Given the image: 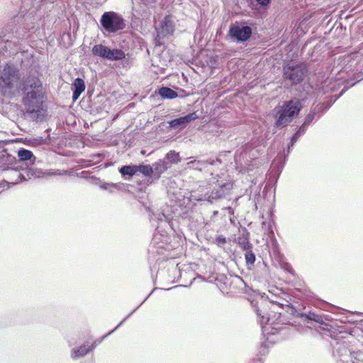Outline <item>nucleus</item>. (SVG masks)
Wrapping results in <instances>:
<instances>
[{
    "label": "nucleus",
    "mask_w": 363,
    "mask_h": 363,
    "mask_svg": "<svg viewBox=\"0 0 363 363\" xmlns=\"http://www.w3.org/2000/svg\"><path fill=\"white\" fill-rule=\"evenodd\" d=\"M174 29L175 24L172 17L171 15H167L160 21V26L156 28V30L160 32L161 35L169 37L174 34Z\"/></svg>",
    "instance_id": "15"
},
{
    "label": "nucleus",
    "mask_w": 363,
    "mask_h": 363,
    "mask_svg": "<svg viewBox=\"0 0 363 363\" xmlns=\"http://www.w3.org/2000/svg\"><path fill=\"white\" fill-rule=\"evenodd\" d=\"M180 92H182L181 95L178 94V93L172 89L164 86L160 87L157 91V94L164 99H173L178 96L184 97L188 95L186 94V91L183 89H180Z\"/></svg>",
    "instance_id": "19"
},
{
    "label": "nucleus",
    "mask_w": 363,
    "mask_h": 363,
    "mask_svg": "<svg viewBox=\"0 0 363 363\" xmlns=\"http://www.w3.org/2000/svg\"><path fill=\"white\" fill-rule=\"evenodd\" d=\"M228 33L230 37L237 43H244L251 38L252 29L247 25H235L230 27Z\"/></svg>",
    "instance_id": "11"
},
{
    "label": "nucleus",
    "mask_w": 363,
    "mask_h": 363,
    "mask_svg": "<svg viewBox=\"0 0 363 363\" xmlns=\"http://www.w3.org/2000/svg\"><path fill=\"white\" fill-rule=\"evenodd\" d=\"M2 41H3V40H0V43H2Z\"/></svg>",
    "instance_id": "58"
},
{
    "label": "nucleus",
    "mask_w": 363,
    "mask_h": 363,
    "mask_svg": "<svg viewBox=\"0 0 363 363\" xmlns=\"http://www.w3.org/2000/svg\"><path fill=\"white\" fill-rule=\"evenodd\" d=\"M238 151H239V150H238L236 151V153H235V158H236V159H237V158H238Z\"/></svg>",
    "instance_id": "54"
},
{
    "label": "nucleus",
    "mask_w": 363,
    "mask_h": 363,
    "mask_svg": "<svg viewBox=\"0 0 363 363\" xmlns=\"http://www.w3.org/2000/svg\"><path fill=\"white\" fill-rule=\"evenodd\" d=\"M43 0H21L18 13L13 16L6 26V31L13 35V40H4V51L17 50L20 40L24 38L26 31L33 29L39 16L37 12Z\"/></svg>",
    "instance_id": "1"
},
{
    "label": "nucleus",
    "mask_w": 363,
    "mask_h": 363,
    "mask_svg": "<svg viewBox=\"0 0 363 363\" xmlns=\"http://www.w3.org/2000/svg\"><path fill=\"white\" fill-rule=\"evenodd\" d=\"M3 160L5 162L0 165V172H5L6 177L9 179L7 182L9 187L28 181L24 173V166L21 162H16V157L7 155Z\"/></svg>",
    "instance_id": "5"
},
{
    "label": "nucleus",
    "mask_w": 363,
    "mask_h": 363,
    "mask_svg": "<svg viewBox=\"0 0 363 363\" xmlns=\"http://www.w3.org/2000/svg\"><path fill=\"white\" fill-rule=\"evenodd\" d=\"M89 174V172L82 171V172L77 174V177L89 180V177H91Z\"/></svg>",
    "instance_id": "41"
},
{
    "label": "nucleus",
    "mask_w": 363,
    "mask_h": 363,
    "mask_svg": "<svg viewBox=\"0 0 363 363\" xmlns=\"http://www.w3.org/2000/svg\"><path fill=\"white\" fill-rule=\"evenodd\" d=\"M274 112V124L277 128L286 127L292 121V119L281 106L275 108Z\"/></svg>",
    "instance_id": "18"
},
{
    "label": "nucleus",
    "mask_w": 363,
    "mask_h": 363,
    "mask_svg": "<svg viewBox=\"0 0 363 363\" xmlns=\"http://www.w3.org/2000/svg\"><path fill=\"white\" fill-rule=\"evenodd\" d=\"M252 363H262V362L261 359L257 358V359H253V361L252 362Z\"/></svg>",
    "instance_id": "49"
},
{
    "label": "nucleus",
    "mask_w": 363,
    "mask_h": 363,
    "mask_svg": "<svg viewBox=\"0 0 363 363\" xmlns=\"http://www.w3.org/2000/svg\"><path fill=\"white\" fill-rule=\"evenodd\" d=\"M96 346H97V345H99L101 342H99V340H95L92 344H96Z\"/></svg>",
    "instance_id": "53"
},
{
    "label": "nucleus",
    "mask_w": 363,
    "mask_h": 363,
    "mask_svg": "<svg viewBox=\"0 0 363 363\" xmlns=\"http://www.w3.org/2000/svg\"><path fill=\"white\" fill-rule=\"evenodd\" d=\"M245 262H246V264H254L255 262V253L252 252V250L251 251H247V252H245Z\"/></svg>",
    "instance_id": "35"
},
{
    "label": "nucleus",
    "mask_w": 363,
    "mask_h": 363,
    "mask_svg": "<svg viewBox=\"0 0 363 363\" xmlns=\"http://www.w3.org/2000/svg\"><path fill=\"white\" fill-rule=\"evenodd\" d=\"M227 242V239L223 235H217L213 241V243L216 245L218 247L223 248Z\"/></svg>",
    "instance_id": "34"
},
{
    "label": "nucleus",
    "mask_w": 363,
    "mask_h": 363,
    "mask_svg": "<svg viewBox=\"0 0 363 363\" xmlns=\"http://www.w3.org/2000/svg\"><path fill=\"white\" fill-rule=\"evenodd\" d=\"M135 312V309H133L129 314H128L113 330L108 332L107 334L103 335L99 340V342H101L104 340H105L108 336H109L111 333L115 332L132 314Z\"/></svg>",
    "instance_id": "31"
},
{
    "label": "nucleus",
    "mask_w": 363,
    "mask_h": 363,
    "mask_svg": "<svg viewBox=\"0 0 363 363\" xmlns=\"http://www.w3.org/2000/svg\"><path fill=\"white\" fill-rule=\"evenodd\" d=\"M350 59H351V57H350V56H346V57H344L343 61H344V62H350Z\"/></svg>",
    "instance_id": "48"
},
{
    "label": "nucleus",
    "mask_w": 363,
    "mask_h": 363,
    "mask_svg": "<svg viewBox=\"0 0 363 363\" xmlns=\"http://www.w3.org/2000/svg\"><path fill=\"white\" fill-rule=\"evenodd\" d=\"M158 223L160 225L157 226L155 230L157 233H160L162 236H164L167 234L166 230H160V228H169L173 229L172 223L169 216H165L163 213H159L156 217Z\"/></svg>",
    "instance_id": "20"
},
{
    "label": "nucleus",
    "mask_w": 363,
    "mask_h": 363,
    "mask_svg": "<svg viewBox=\"0 0 363 363\" xmlns=\"http://www.w3.org/2000/svg\"><path fill=\"white\" fill-rule=\"evenodd\" d=\"M91 51L94 55L111 61L121 60L125 57V54L122 50L118 48L111 49L102 44L95 45Z\"/></svg>",
    "instance_id": "9"
},
{
    "label": "nucleus",
    "mask_w": 363,
    "mask_h": 363,
    "mask_svg": "<svg viewBox=\"0 0 363 363\" xmlns=\"http://www.w3.org/2000/svg\"><path fill=\"white\" fill-rule=\"evenodd\" d=\"M18 89L22 92V104L28 117L35 121L43 120L47 109L44 106L45 95L40 79L29 72L22 77Z\"/></svg>",
    "instance_id": "2"
},
{
    "label": "nucleus",
    "mask_w": 363,
    "mask_h": 363,
    "mask_svg": "<svg viewBox=\"0 0 363 363\" xmlns=\"http://www.w3.org/2000/svg\"><path fill=\"white\" fill-rule=\"evenodd\" d=\"M363 79V77H362V78H360V79H359V78H356V82H354V83H352V84L350 85V86H354V85L357 82H359V81H360L361 79Z\"/></svg>",
    "instance_id": "52"
},
{
    "label": "nucleus",
    "mask_w": 363,
    "mask_h": 363,
    "mask_svg": "<svg viewBox=\"0 0 363 363\" xmlns=\"http://www.w3.org/2000/svg\"><path fill=\"white\" fill-rule=\"evenodd\" d=\"M152 167H153V178L155 179H159L161 174L169 169L167 162H165L162 159L153 163Z\"/></svg>",
    "instance_id": "23"
},
{
    "label": "nucleus",
    "mask_w": 363,
    "mask_h": 363,
    "mask_svg": "<svg viewBox=\"0 0 363 363\" xmlns=\"http://www.w3.org/2000/svg\"><path fill=\"white\" fill-rule=\"evenodd\" d=\"M284 162H285L284 161V162L281 164V166H280V167H279V173L281 172V170H282V169H283V167H284Z\"/></svg>",
    "instance_id": "51"
},
{
    "label": "nucleus",
    "mask_w": 363,
    "mask_h": 363,
    "mask_svg": "<svg viewBox=\"0 0 363 363\" xmlns=\"http://www.w3.org/2000/svg\"><path fill=\"white\" fill-rule=\"evenodd\" d=\"M221 161L220 159L216 160H191L187 162V167L200 172H204L208 173L211 176H213L216 168H218Z\"/></svg>",
    "instance_id": "10"
},
{
    "label": "nucleus",
    "mask_w": 363,
    "mask_h": 363,
    "mask_svg": "<svg viewBox=\"0 0 363 363\" xmlns=\"http://www.w3.org/2000/svg\"><path fill=\"white\" fill-rule=\"evenodd\" d=\"M123 185V184L122 183L102 182V184H100V188L103 190H107L110 193H113L114 189H120Z\"/></svg>",
    "instance_id": "30"
},
{
    "label": "nucleus",
    "mask_w": 363,
    "mask_h": 363,
    "mask_svg": "<svg viewBox=\"0 0 363 363\" xmlns=\"http://www.w3.org/2000/svg\"><path fill=\"white\" fill-rule=\"evenodd\" d=\"M101 156H102L101 154L97 153V154L92 155L91 157H92V159H96V158H100V157H101Z\"/></svg>",
    "instance_id": "44"
},
{
    "label": "nucleus",
    "mask_w": 363,
    "mask_h": 363,
    "mask_svg": "<svg viewBox=\"0 0 363 363\" xmlns=\"http://www.w3.org/2000/svg\"><path fill=\"white\" fill-rule=\"evenodd\" d=\"M233 184L231 181L223 182L216 179L211 182L205 188L191 194V199L197 201H208L211 203L225 198L230 194Z\"/></svg>",
    "instance_id": "4"
},
{
    "label": "nucleus",
    "mask_w": 363,
    "mask_h": 363,
    "mask_svg": "<svg viewBox=\"0 0 363 363\" xmlns=\"http://www.w3.org/2000/svg\"><path fill=\"white\" fill-rule=\"evenodd\" d=\"M89 180H90V182L95 184V185H99L100 186V184H102V182L101 181V179L95 176H91L89 177Z\"/></svg>",
    "instance_id": "40"
},
{
    "label": "nucleus",
    "mask_w": 363,
    "mask_h": 363,
    "mask_svg": "<svg viewBox=\"0 0 363 363\" xmlns=\"http://www.w3.org/2000/svg\"><path fill=\"white\" fill-rule=\"evenodd\" d=\"M96 347V343L89 345V343L87 342L79 347H74L71 350L70 357L73 360L80 359L94 350Z\"/></svg>",
    "instance_id": "17"
},
{
    "label": "nucleus",
    "mask_w": 363,
    "mask_h": 363,
    "mask_svg": "<svg viewBox=\"0 0 363 363\" xmlns=\"http://www.w3.org/2000/svg\"><path fill=\"white\" fill-rule=\"evenodd\" d=\"M349 89V86H345L338 95H333L330 97L327 101L319 103L315 106L312 108V110H315V113L318 115L320 113H323L329 109L332 105Z\"/></svg>",
    "instance_id": "16"
},
{
    "label": "nucleus",
    "mask_w": 363,
    "mask_h": 363,
    "mask_svg": "<svg viewBox=\"0 0 363 363\" xmlns=\"http://www.w3.org/2000/svg\"><path fill=\"white\" fill-rule=\"evenodd\" d=\"M157 31V35L154 38L155 45L156 47L162 46L164 44V38H166L164 35H161L160 33Z\"/></svg>",
    "instance_id": "37"
},
{
    "label": "nucleus",
    "mask_w": 363,
    "mask_h": 363,
    "mask_svg": "<svg viewBox=\"0 0 363 363\" xmlns=\"http://www.w3.org/2000/svg\"><path fill=\"white\" fill-rule=\"evenodd\" d=\"M227 210H228V213H229L230 214L233 215V213H234V210H233V208L232 207H228V208H227Z\"/></svg>",
    "instance_id": "46"
},
{
    "label": "nucleus",
    "mask_w": 363,
    "mask_h": 363,
    "mask_svg": "<svg viewBox=\"0 0 363 363\" xmlns=\"http://www.w3.org/2000/svg\"><path fill=\"white\" fill-rule=\"evenodd\" d=\"M300 317L303 319V322L307 324L315 322L320 325H326L323 321L321 315L315 313L314 312L310 311L309 313H301Z\"/></svg>",
    "instance_id": "22"
},
{
    "label": "nucleus",
    "mask_w": 363,
    "mask_h": 363,
    "mask_svg": "<svg viewBox=\"0 0 363 363\" xmlns=\"http://www.w3.org/2000/svg\"><path fill=\"white\" fill-rule=\"evenodd\" d=\"M278 159H275L274 161H273V163L272 164H274L277 162Z\"/></svg>",
    "instance_id": "55"
},
{
    "label": "nucleus",
    "mask_w": 363,
    "mask_h": 363,
    "mask_svg": "<svg viewBox=\"0 0 363 363\" xmlns=\"http://www.w3.org/2000/svg\"><path fill=\"white\" fill-rule=\"evenodd\" d=\"M50 174H51V175L63 176V175H68L69 172L67 170H57V172H52Z\"/></svg>",
    "instance_id": "42"
},
{
    "label": "nucleus",
    "mask_w": 363,
    "mask_h": 363,
    "mask_svg": "<svg viewBox=\"0 0 363 363\" xmlns=\"http://www.w3.org/2000/svg\"><path fill=\"white\" fill-rule=\"evenodd\" d=\"M283 78L291 85H297L301 84L308 73V69L306 65L301 64H287L283 66Z\"/></svg>",
    "instance_id": "7"
},
{
    "label": "nucleus",
    "mask_w": 363,
    "mask_h": 363,
    "mask_svg": "<svg viewBox=\"0 0 363 363\" xmlns=\"http://www.w3.org/2000/svg\"><path fill=\"white\" fill-rule=\"evenodd\" d=\"M119 172L123 177L125 179H127V177L130 178L137 174V165H123L119 168Z\"/></svg>",
    "instance_id": "27"
},
{
    "label": "nucleus",
    "mask_w": 363,
    "mask_h": 363,
    "mask_svg": "<svg viewBox=\"0 0 363 363\" xmlns=\"http://www.w3.org/2000/svg\"><path fill=\"white\" fill-rule=\"evenodd\" d=\"M150 295H152V293H150V294L147 296V297H146V298L143 300V301L140 304H139V306H137V307L135 308V311H136V310H137V309H138V308H139V307H140V306H141V305H142V304H143V303L147 300V298Z\"/></svg>",
    "instance_id": "47"
},
{
    "label": "nucleus",
    "mask_w": 363,
    "mask_h": 363,
    "mask_svg": "<svg viewBox=\"0 0 363 363\" xmlns=\"http://www.w3.org/2000/svg\"><path fill=\"white\" fill-rule=\"evenodd\" d=\"M352 65H349L348 63L345 65V67L340 71L338 73V79H342L344 77L343 74L347 73L349 71L352 70Z\"/></svg>",
    "instance_id": "38"
},
{
    "label": "nucleus",
    "mask_w": 363,
    "mask_h": 363,
    "mask_svg": "<svg viewBox=\"0 0 363 363\" xmlns=\"http://www.w3.org/2000/svg\"><path fill=\"white\" fill-rule=\"evenodd\" d=\"M328 89H330V90H331V91H335V84L333 85V84H330V85H328V86H327V90H326V91H328Z\"/></svg>",
    "instance_id": "43"
},
{
    "label": "nucleus",
    "mask_w": 363,
    "mask_h": 363,
    "mask_svg": "<svg viewBox=\"0 0 363 363\" xmlns=\"http://www.w3.org/2000/svg\"><path fill=\"white\" fill-rule=\"evenodd\" d=\"M157 234H156V233H155V234L154 235V240H156V239H157Z\"/></svg>",
    "instance_id": "56"
},
{
    "label": "nucleus",
    "mask_w": 363,
    "mask_h": 363,
    "mask_svg": "<svg viewBox=\"0 0 363 363\" xmlns=\"http://www.w3.org/2000/svg\"><path fill=\"white\" fill-rule=\"evenodd\" d=\"M281 107L289 115V117L293 120L299 114L303 106L301 101L298 99L294 98L284 101Z\"/></svg>",
    "instance_id": "14"
},
{
    "label": "nucleus",
    "mask_w": 363,
    "mask_h": 363,
    "mask_svg": "<svg viewBox=\"0 0 363 363\" xmlns=\"http://www.w3.org/2000/svg\"><path fill=\"white\" fill-rule=\"evenodd\" d=\"M101 30L108 33H116L125 28L123 16L115 11L104 12L99 20Z\"/></svg>",
    "instance_id": "6"
},
{
    "label": "nucleus",
    "mask_w": 363,
    "mask_h": 363,
    "mask_svg": "<svg viewBox=\"0 0 363 363\" xmlns=\"http://www.w3.org/2000/svg\"><path fill=\"white\" fill-rule=\"evenodd\" d=\"M199 118L196 112L188 113L167 122L169 128L179 131L185 128L189 123Z\"/></svg>",
    "instance_id": "13"
},
{
    "label": "nucleus",
    "mask_w": 363,
    "mask_h": 363,
    "mask_svg": "<svg viewBox=\"0 0 363 363\" xmlns=\"http://www.w3.org/2000/svg\"><path fill=\"white\" fill-rule=\"evenodd\" d=\"M93 164V162L91 160H86V164H84L85 167H90Z\"/></svg>",
    "instance_id": "45"
},
{
    "label": "nucleus",
    "mask_w": 363,
    "mask_h": 363,
    "mask_svg": "<svg viewBox=\"0 0 363 363\" xmlns=\"http://www.w3.org/2000/svg\"><path fill=\"white\" fill-rule=\"evenodd\" d=\"M256 313L264 336L269 334L274 335L278 332L279 329L273 326L276 321V313H274L273 316H272L267 307L262 304L256 309Z\"/></svg>",
    "instance_id": "8"
},
{
    "label": "nucleus",
    "mask_w": 363,
    "mask_h": 363,
    "mask_svg": "<svg viewBox=\"0 0 363 363\" xmlns=\"http://www.w3.org/2000/svg\"><path fill=\"white\" fill-rule=\"evenodd\" d=\"M348 342L342 340H337L334 345L333 348V356L335 357H339L340 361L343 363H348V357L351 356V350L348 347Z\"/></svg>",
    "instance_id": "12"
},
{
    "label": "nucleus",
    "mask_w": 363,
    "mask_h": 363,
    "mask_svg": "<svg viewBox=\"0 0 363 363\" xmlns=\"http://www.w3.org/2000/svg\"><path fill=\"white\" fill-rule=\"evenodd\" d=\"M40 141H44V139H43V138H40Z\"/></svg>",
    "instance_id": "57"
},
{
    "label": "nucleus",
    "mask_w": 363,
    "mask_h": 363,
    "mask_svg": "<svg viewBox=\"0 0 363 363\" xmlns=\"http://www.w3.org/2000/svg\"><path fill=\"white\" fill-rule=\"evenodd\" d=\"M261 8L266 9L272 2V0H255Z\"/></svg>",
    "instance_id": "39"
},
{
    "label": "nucleus",
    "mask_w": 363,
    "mask_h": 363,
    "mask_svg": "<svg viewBox=\"0 0 363 363\" xmlns=\"http://www.w3.org/2000/svg\"><path fill=\"white\" fill-rule=\"evenodd\" d=\"M362 359H363V354L362 352L351 350V356L348 357V363H357Z\"/></svg>",
    "instance_id": "33"
},
{
    "label": "nucleus",
    "mask_w": 363,
    "mask_h": 363,
    "mask_svg": "<svg viewBox=\"0 0 363 363\" xmlns=\"http://www.w3.org/2000/svg\"><path fill=\"white\" fill-rule=\"evenodd\" d=\"M140 172L143 175L147 177H153V167L150 164H139L137 165V173ZM150 178L148 179V181ZM150 183H152L151 182H149Z\"/></svg>",
    "instance_id": "29"
},
{
    "label": "nucleus",
    "mask_w": 363,
    "mask_h": 363,
    "mask_svg": "<svg viewBox=\"0 0 363 363\" xmlns=\"http://www.w3.org/2000/svg\"><path fill=\"white\" fill-rule=\"evenodd\" d=\"M315 110L311 109L308 114L305 117L304 121L303 123V125L308 128V125L312 123V121L315 119V117L317 116L315 113Z\"/></svg>",
    "instance_id": "32"
},
{
    "label": "nucleus",
    "mask_w": 363,
    "mask_h": 363,
    "mask_svg": "<svg viewBox=\"0 0 363 363\" xmlns=\"http://www.w3.org/2000/svg\"><path fill=\"white\" fill-rule=\"evenodd\" d=\"M271 302H272L273 304H277V305H279V306H283V304H282V303H279V302H278L277 301H274V300H272V301H271Z\"/></svg>",
    "instance_id": "50"
},
{
    "label": "nucleus",
    "mask_w": 363,
    "mask_h": 363,
    "mask_svg": "<svg viewBox=\"0 0 363 363\" xmlns=\"http://www.w3.org/2000/svg\"><path fill=\"white\" fill-rule=\"evenodd\" d=\"M240 247L245 252L251 251L252 249V245L249 242L247 239H244L242 241L239 242Z\"/></svg>",
    "instance_id": "36"
},
{
    "label": "nucleus",
    "mask_w": 363,
    "mask_h": 363,
    "mask_svg": "<svg viewBox=\"0 0 363 363\" xmlns=\"http://www.w3.org/2000/svg\"><path fill=\"white\" fill-rule=\"evenodd\" d=\"M18 157L19 158L18 160H16V162H21V164H22L23 166H26L27 165V164H24L25 162H27V161H30L31 162L32 161V159H35V157H34L32 151L29 150H26V149H24V148H20L18 151Z\"/></svg>",
    "instance_id": "24"
},
{
    "label": "nucleus",
    "mask_w": 363,
    "mask_h": 363,
    "mask_svg": "<svg viewBox=\"0 0 363 363\" xmlns=\"http://www.w3.org/2000/svg\"><path fill=\"white\" fill-rule=\"evenodd\" d=\"M85 88L84 81L82 78L77 77L74 79L72 87L73 101H76L79 99Z\"/></svg>",
    "instance_id": "21"
},
{
    "label": "nucleus",
    "mask_w": 363,
    "mask_h": 363,
    "mask_svg": "<svg viewBox=\"0 0 363 363\" xmlns=\"http://www.w3.org/2000/svg\"><path fill=\"white\" fill-rule=\"evenodd\" d=\"M21 78L18 65L11 62L0 65V94L11 99Z\"/></svg>",
    "instance_id": "3"
},
{
    "label": "nucleus",
    "mask_w": 363,
    "mask_h": 363,
    "mask_svg": "<svg viewBox=\"0 0 363 363\" xmlns=\"http://www.w3.org/2000/svg\"><path fill=\"white\" fill-rule=\"evenodd\" d=\"M24 173L28 178V180L33 178H40L43 177L45 174L43 171L38 168L29 167L28 165L24 167Z\"/></svg>",
    "instance_id": "25"
},
{
    "label": "nucleus",
    "mask_w": 363,
    "mask_h": 363,
    "mask_svg": "<svg viewBox=\"0 0 363 363\" xmlns=\"http://www.w3.org/2000/svg\"><path fill=\"white\" fill-rule=\"evenodd\" d=\"M307 130V128L304 125H301L298 130L294 133V134L291 136L290 140V143L288 146L287 153L289 154L291 151V149L295 145L298 139L303 135Z\"/></svg>",
    "instance_id": "28"
},
{
    "label": "nucleus",
    "mask_w": 363,
    "mask_h": 363,
    "mask_svg": "<svg viewBox=\"0 0 363 363\" xmlns=\"http://www.w3.org/2000/svg\"><path fill=\"white\" fill-rule=\"evenodd\" d=\"M162 160L167 162V164L169 168L172 164H177L181 160L179 154L174 150H170L168 152Z\"/></svg>",
    "instance_id": "26"
}]
</instances>
